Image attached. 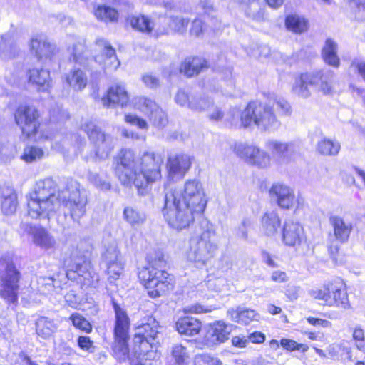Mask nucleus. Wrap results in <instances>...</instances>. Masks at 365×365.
Returning a JSON list of instances; mask_svg holds the SVG:
<instances>
[{"mask_svg":"<svg viewBox=\"0 0 365 365\" xmlns=\"http://www.w3.org/2000/svg\"><path fill=\"white\" fill-rule=\"evenodd\" d=\"M207 202L202 182L189 180L182 189L166 192L162 212L170 227L182 230L193 221L195 214L203 212Z\"/></svg>","mask_w":365,"mask_h":365,"instance_id":"1","label":"nucleus"},{"mask_svg":"<svg viewBox=\"0 0 365 365\" xmlns=\"http://www.w3.org/2000/svg\"><path fill=\"white\" fill-rule=\"evenodd\" d=\"M163 160L153 152H145L137 158L133 150L123 149L118 155L115 174L122 184L127 187L133 185L138 193L144 195L148 187L161 178V165Z\"/></svg>","mask_w":365,"mask_h":365,"instance_id":"2","label":"nucleus"},{"mask_svg":"<svg viewBox=\"0 0 365 365\" xmlns=\"http://www.w3.org/2000/svg\"><path fill=\"white\" fill-rule=\"evenodd\" d=\"M64 192L57 190L51 178L38 181L34 191L26 196L28 215L35 220H49L60 208Z\"/></svg>","mask_w":365,"mask_h":365,"instance_id":"3","label":"nucleus"},{"mask_svg":"<svg viewBox=\"0 0 365 365\" xmlns=\"http://www.w3.org/2000/svg\"><path fill=\"white\" fill-rule=\"evenodd\" d=\"M148 267L139 271L138 278L148 289V295L152 298H157L173 289V280L168 272L163 270L166 262L162 252L156 251L148 255Z\"/></svg>","mask_w":365,"mask_h":365,"instance_id":"4","label":"nucleus"},{"mask_svg":"<svg viewBox=\"0 0 365 365\" xmlns=\"http://www.w3.org/2000/svg\"><path fill=\"white\" fill-rule=\"evenodd\" d=\"M311 299L319 304L338 309H349L348 286L341 277H336L324 281L309 292Z\"/></svg>","mask_w":365,"mask_h":365,"instance_id":"5","label":"nucleus"},{"mask_svg":"<svg viewBox=\"0 0 365 365\" xmlns=\"http://www.w3.org/2000/svg\"><path fill=\"white\" fill-rule=\"evenodd\" d=\"M199 234L190 240V249L187 258L197 267H202L215 256L217 250L215 242V231L213 225L207 221H203Z\"/></svg>","mask_w":365,"mask_h":365,"instance_id":"6","label":"nucleus"},{"mask_svg":"<svg viewBox=\"0 0 365 365\" xmlns=\"http://www.w3.org/2000/svg\"><path fill=\"white\" fill-rule=\"evenodd\" d=\"M108 294L111 296L109 289ZM111 297V303L115 312L114 342L112 350L114 357L120 363L129 360L128 347L130 319L125 309L121 308L115 299Z\"/></svg>","mask_w":365,"mask_h":365,"instance_id":"7","label":"nucleus"},{"mask_svg":"<svg viewBox=\"0 0 365 365\" xmlns=\"http://www.w3.org/2000/svg\"><path fill=\"white\" fill-rule=\"evenodd\" d=\"M20 272L9 259H0V295L9 303H15L18 299Z\"/></svg>","mask_w":365,"mask_h":365,"instance_id":"8","label":"nucleus"},{"mask_svg":"<svg viewBox=\"0 0 365 365\" xmlns=\"http://www.w3.org/2000/svg\"><path fill=\"white\" fill-rule=\"evenodd\" d=\"M317 86L319 91L323 95H331L334 92L332 83L323 70L299 73L295 80L293 89L297 91L302 95L309 96V87Z\"/></svg>","mask_w":365,"mask_h":365,"instance_id":"9","label":"nucleus"},{"mask_svg":"<svg viewBox=\"0 0 365 365\" xmlns=\"http://www.w3.org/2000/svg\"><path fill=\"white\" fill-rule=\"evenodd\" d=\"M88 253L89 250L86 249L79 257L72 254L71 262L66 272V277L70 280L78 281L84 285L95 287L98 277L91 270Z\"/></svg>","mask_w":365,"mask_h":365,"instance_id":"10","label":"nucleus"},{"mask_svg":"<svg viewBox=\"0 0 365 365\" xmlns=\"http://www.w3.org/2000/svg\"><path fill=\"white\" fill-rule=\"evenodd\" d=\"M87 197L81 192L78 185L72 187V190L68 188L63 193L61 205L63 207L65 216H69L71 219L80 224L81 219L86 215Z\"/></svg>","mask_w":365,"mask_h":365,"instance_id":"11","label":"nucleus"},{"mask_svg":"<svg viewBox=\"0 0 365 365\" xmlns=\"http://www.w3.org/2000/svg\"><path fill=\"white\" fill-rule=\"evenodd\" d=\"M81 129L95 145V158L101 160L107 158L114 148L115 139L101 132V128L92 120L86 121L82 124Z\"/></svg>","mask_w":365,"mask_h":365,"instance_id":"12","label":"nucleus"},{"mask_svg":"<svg viewBox=\"0 0 365 365\" xmlns=\"http://www.w3.org/2000/svg\"><path fill=\"white\" fill-rule=\"evenodd\" d=\"M102 261L106 267L108 281L113 284L119 279L125 267V261L115 242L105 245Z\"/></svg>","mask_w":365,"mask_h":365,"instance_id":"13","label":"nucleus"},{"mask_svg":"<svg viewBox=\"0 0 365 365\" xmlns=\"http://www.w3.org/2000/svg\"><path fill=\"white\" fill-rule=\"evenodd\" d=\"M38 118V112L34 106H21L15 113L16 123L27 138L37 133L39 127Z\"/></svg>","mask_w":365,"mask_h":365,"instance_id":"14","label":"nucleus"},{"mask_svg":"<svg viewBox=\"0 0 365 365\" xmlns=\"http://www.w3.org/2000/svg\"><path fill=\"white\" fill-rule=\"evenodd\" d=\"M282 241L287 247H299L307 243V237L303 226L294 220H286L281 230Z\"/></svg>","mask_w":365,"mask_h":365,"instance_id":"15","label":"nucleus"},{"mask_svg":"<svg viewBox=\"0 0 365 365\" xmlns=\"http://www.w3.org/2000/svg\"><path fill=\"white\" fill-rule=\"evenodd\" d=\"M136 104L139 110L150 116L155 126L164 127L168 123L165 113L152 99L139 97Z\"/></svg>","mask_w":365,"mask_h":365,"instance_id":"16","label":"nucleus"},{"mask_svg":"<svg viewBox=\"0 0 365 365\" xmlns=\"http://www.w3.org/2000/svg\"><path fill=\"white\" fill-rule=\"evenodd\" d=\"M269 194L275 199L277 205L283 210L292 208L297 201L294 190L282 183L273 184Z\"/></svg>","mask_w":365,"mask_h":365,"instance_id":"17","label":"nucleus"},{"mask_svg":"<svg viewBox=\"0 0 365 365\" xmlns=\"http://www.w3.org/2000/svg\"><path fill=\"white\" fill-rule=\"evenodd\" d=\"M232 325L222 321L214 322L207 330L205 336V344L212 346L226 341L232 331Z\"/></svg>","mask_w":365,"mask_h":365,"instance_id":"18","label":"nucleus"},{"mask_svg":"<svg viewBox=\"0 0 365 365\" xmlns=\"http://www.w3.org/2000/svg\"><path fill=\"white\" fill-rule=\"evenodd\" d=\"M28 83L39 92H49L52 87L50 71L43 68L28 69L26 73Z\"/></svg>","mask_w":365,"mask_h":365,"instance_id":"19","label":"nucleus"},{"mask_svg":"<svg viewBox=\"0 0 365 365\" xmlns=\"http://www.w3.org/2000/svg\"><path fill=\"white\" fill-rule=\"evenodd\" d=\"M30 48L38 60L51 59L58 49L55 44L50 43L46 36L37 35L31 39Z\"/></svg>","mask_w":365,"mask_h":365,"instance_id":"20","label":"nucleus"},{"mask_svg":"<svg viewBox=\"0 0 365 365\" xmlns=\"http://www.w3.org/2000/svg\"><path fill=\"white\" fill-rule=\"evenodd\" d=\"M96 46L101 53L95 57V61L104 68L116 69L120 66V61L115 55V49L106 40H96Z\"/></svg>","mask_w":365,"mask_h":365,"instance_id":"21","label":"nucleus"},{"mask_svg":"<svg viewBox=\"0 0 365 365\" xmlns=\"http://www.w3.org/2000/svg\"><path fill=\"white\" fill-rule=\"evenodd\" d=\"M161 336L162 334L158 331L155 324H145L138 328L134 336V342L140 345L148 344L151 348H157L160 344Z\"/></svg>","mask_w":365,"mask_h":365,"instance_id":"22","label":"nucleus"},{"mask_svg":"<svg viewBox=\"0 0 365 365\" xmlns=\"http://www.w3.org/2000/svg\"><path fill=\"white\" fill-rule=\"evenodd\" d=\"M189 22L188 19L179 16L159 17V27L156 29V34L158 36L167 34L169 30L183 34L185 32Z\"/></svg>","mask_w":365,"mask_h":365,"instance_id":"23","label":"nucleus"},{"mask_svg":"<svg viewBox=\"0 0 365 365\" xmlns=\"http://www.w3.org/2000/svg\"><path fill=\"white\" fill-rule=\"evenodd\" d=\"M339 45L331 38H327L321 50V57L324 63L332 68H337L341 66V59L338 53Z\"/></svg>","mask_w":365,"mask_h":365,"instance_id":"24","label":"nucleus"},{"mask_svg":"<svg viewBox=\"0 0 365 365\" xmlns=\"http://www.w3.org/2000/svg\"><path fill=\"white\" fill-rule=\"evenodd\" d=\"M190 165V158L187 155L180 154L170 156L167 163L169 177L172 179L177 175L182 177L189 170Z\"/></svg>","mask_w":365,"mask_h":365,"instance_id":"25","label":"nucleus"},{"mask_svg":"<svg viewBox=\"0 0 365 365\" xmlns=\"http://www.w3.org/2000/svg\"><path fill=\"white\" fill-rule=\"evenodd\" d=\"M128 100L129 97L125 88L115 85L108 89L106 96L102 98L101 101L105 107L115 106L117 105L123 107L127 105Z\"/></svg>","mask_w":365,"mask_h":365,"instance_id":"26","label":"nucleus"},{"mask_svg":"<svg viewBox=\"0 0 365 365\" xmlns=\"http://www.w3.org/2000/svg\"><path fill=\"white\" fill-rule=\"evenodd\" d=\"M252 120L257 125L266 127L275 120V115L271 107L255 103L252 108Z\"/></svg>","mask_w":365,"mask_h":365,"instance_id":"27","label":"nucleus"},{"mask_svg":"<svg viewBox=\"0 0 365 365\" xmlns=\"http://www.w3.org/2000/svg\"><path fill=\"white\" fill-rule=\"evenodd\" d=\"M0 202L2 212L6 215L14 214L17 208V196L14 189L9 186L0 189Z\"/></svg>","mask_w":365,"mask_h":365,"instance_id":"28","label":"nucleus"},{"mask_svg":"<svg viewBox=\"0 0 365 365\" xmlns=\"http://www.w3.org/2000/svg\"><path fill=\"white\" fill-rule=\"evenodd\" d=\"M284 26L288 31L301 34L309 30V21L303 16L297 14H289L285 16Z\"/></svg>","mask_w":365,"mask_h":365,"instance_id":"29","label":"nucleus"},{"mask_svg":"<svg viewBox=\"0 0 365 365\" xmlns=\"http://www.w3.org/2000/svg\"><path fill=\"white\" fill-rule=\"evenodd\" d=\"M35 327L36 334L43 339H49L58 329V324L54 319L44 316L36 319Z\"/></svg>","mask_w":365,"mask_h":365,"instance_id":"30","label":"nucleus"},{"mask_svg":"<svg viewBox=\"0 0 365 365\" xmlns=\"http://www.w3.org/2000/svg\"><path fill=\"white\" fill-rule=\"evenodd\" d=\"M330 223L333 227L334 235L341 242H346L352 230V225L346 222L340 216H331Z\"/></svg>","mask_w":365,"mask_h":365,"instance_id":"31","label":"nucleus"},{"mask_svg":"<svg viewBox=\"0 0 365 365\" xmlns=\"http://www.w3.org/2000/svg\"><path fill=\"white\" fill-rule=\"evenodd\" d=\"M19 49L11 34L1 36L0 41V58L3 60H9L18 56Z\"/></svg>","mask_w":365,"mask_h":365,"instance_id":"32","label":"nucleus"},{"mask_svg":"<svg viewBox=\"0 0 365 365\" xmlns=\"http://www.w3.org/2000/svg\"><path fill=\"white\" fill-rule=\"evenodd\" d=\"M176 329L180 334L192 336L200 332L201 322L193 317H185L178 320Z\"/></svg>","mask_w":365,"mask_h":365,"instance_id":"33","label":"nucleus"},{"mask_svg":"<svg viewBox=\"0 0 365 365\" xmlns=\"http://www.w3.org/2000/svg\"><path fill=\"white\" fill-rule=\"evenodd\" d=\"M34 243L41 248L48 250L56 245V240L51 233L41 226L36 227L31 236Z\"/></svg>","mask_w":365,"mask_h":365,"instance_id":"34","label":"nucleus"},{"mask_svg":"<svg viewBox=\"0 0 365 365\" xmlns=\"http://www.w3.org/2000/svg\"><path fill=\"white\" fill-rule=\"evenodd\" d=\"M70 56L69 61L86 67L89 63V59L86 54V48L83 41L75 42L68 49Z\"/></svg>","mask_w":365,"mask_h":365,"instance_id":"35","label":"nucleus"},{"mask_svg":"<svg viewBox=\"0 0 365 365\" xmlns=\"http://www.w3.org/2000/svg\"><path fill=\"white\" fill-rule=\"evenodd\" d=\"M207 67L205 59L200 57L187 58L180 66V72L188 77L197 75L203 68Z\"/></svg>","mask_w":365,"mask_h":365,"instance_id":"36","label":"nucleus"},{"mask_svg":"<svg viewBox=\"0 0 365 365\" xmlns=\"http://www.w3.org/2000/svg\"><path fill=\"white\" fill-rule=\"evenodd\" d=\"M127 20L133 29L145 34H150L153 29L159 27L158 21L153 23L144 15L130 16Z\"/></svg>","mask_w":365,"mask_h":365,"instance_id":"37","label":"nucleus"},{"mask_svg":"<svg viewBox=\"0 0 365 365\" xmlns=\"http://www.w3.org/2000/svg\"><path fill=\"white\" fill-rule=\"evenodd\" d=\"M341 150V144L336 140L329 138H322L316 145V150L322 156H336Z\"/></svg>","mask_w":365,"mask_h":365,"instance_id":"38","label":"nucleus"},{"mask_svg":"<svg viewBox=\"0 0 365 365\" xmlns=\"http://www.w3.org/2000/svg\"><path fill=\"white\" fill-rule=\"evenodd\" d=\"M66 82L75 91H82L88 83L86 74L81 68L74 67L66 75Z\"/></svg>","mask_w":365,"mask_h":365,"instance_id":"39","label":"nucleus"},{"mask_svg":"<svg viewBox=\"0 0 365 365\" xmlns=\"http://www.w3.org/2000/svg\"><path fill=\"white\" fill-rule=\"evenodd\" d=\"M19 147L12 138L0 139V159L4 162H10L18 153Z\"/></svg>","mask_w":365,"mask_h":365,"instance_id":"40","label":"nucleus"},{"mask_svg":"<svg viewBox=\"0 0 365 365\" xmlns=\"http://www.w3.org/2000/svg\"><path fill=\"white\" fill-rule=\"evenodd\" d=\"M251 103H248L243 110L234 108L232 110L231 123L236 126L247 128L251 123Z\"/></svg>","mask_w":365,"mask_h":365,"instance_id":"41","label":"nucleus"},{"mask_svg":"<svg viewBox=\"0 0 365 365\" xmlns=\"http://www.w3.org/2000/svg\"><path fill=\"white\" fill-rule=\"evenodd\" d=\"M262 223L267 232L275 233L280 227L281 220L275 212H267L264 214Z\"/></svg>","mask_w":365,"mask_h":365,"instance_id":"42","label":"nucleus"},{"mask_svg":"<svg viewBox=\"0 0 365 365\" xmlns=\"http://www.w3.org/2000/svg\"><path fill=\"white\" fill-rule=\"evenodd\" d=\"M44 155L42 148L36 145H27L24 148L21 159L27 163L41 160Z\"/></svg>","mask_w":365,"mask_h":365,"instance_id":"43","label":"nucleus"},{"mask_svg":"<svg viewBox=\"0 0 365 365\" xmlns=\"http://www.w3.org/2000/svg\"><path fill=\"white\" fill-rule=\"evenodd\" d=\"M212 104V101L205 96H192L189 108L194 111L202 112L207 110Z\"/></svg>","mask_w":365,"mask_h":365,"instance_id":"44","label":"nucleus"},{"mask_svg":"<svg viewBox=\"0 0 365 365\" xmlns=\"http://www.w3.org/2000/svg\"><path fill=\"white\" fill-rule=\"evenodd\" d=\"M228 317L234 322L241 324L248 325L251 322L250 310L239 307L237 309H230L227 310Z\"/></svg>","mask_w":365,"mask_h":365,"instance_id":"45","label":"nucleus"},{"mask_svg":"<svg viewBox=\"0 0 365 365\" xmlns=\"http://www.w3.org/2000/svg\"><path fill=\"white\" fill-rule=\"evenodd\" d=\"M269 146L273 155L282 160H289L290 145L289 143L272 141L269 143Z\"/></svg>","mask_w":365,"mask_h":365,"instance_id":"46","label":"nucleus"},{"mask_svg":"<svg viewBox=\"0 0 365 365\" xmlns=\"http://www.w3.org/2000/svg\"><path fill=\"white\" fill-rule=\"evenodd\" d=\"M280 346L283 348L284 350L288 352L299 351L304 354L308 351L309 349L307 344L298 343L295 340L288 338L281 339Z\"/></svg>","mask_w":365,"mask_h":365,"instance_id":"47","label":"nucleus"},{"mask_svg":"<svg viewBox=\"0 0 365 365\" xmlns=\"http://www.w3.org/2000/svg\"><path fill=\"white\" fill-rule=\"evenodd\" d=\"M124 219L130 225H140L145 220V215L133 207H127L123 211Z\"/></svg>","mask_w":365,"mask_h":365,"instance_id":"48","label":"nucleus"},{"mask_svg":"<svg viewBox=\"0 0 365 365\" xmlns=\"http://www.w3.org/2000/svg\"><path fill=\"white\" fill-rule=\"evenodd\" d=\"M95 16L96 18L107 21H115L118 18V11L110 6H99L95 10Z\"/></svg>","mask_w":365,"mask_h":365,"instance_id":"49","label":"nucleus"},{"mask_svg":"<svg viewBox=\"0 0 365 365\" xmlns=\"http://www.w3.org/2000/svg\"><path fill=\"white\" fill-rule=\"evenodd\" d=\"M88 179L96 187L103 191H108L111 185L107 177L100 175L98 173L88 172Z\"/></svg>","mask_w":365,"mask_h":365,"instance_id":"50","label":"nucleus"},{"mask_svg":"<svg viewBox=\"0 0 365 365\" xmlns=\"http://www.w3.org/2000/svg\"><path fill=\"white\" fill-rule=\"evenodd\" d=\"M270 156L264 151L257 148L252 147V164L260 168H264L269 165Z\"/></svg>","mask_w":365,"mask_h":365,"instance_id":"51","label":"nucleus"},{"mask_svg":"<svg viewBox=\"0 0 365 365\" xmlns=\"http://www.w3.org/2000/svg\"><path fill=\"white\" fill-rule=\"evenodd\" d=\"M69 319L72 322L73 325L77 329H79L80 330L85 331L86 333L91 332V324L85 317H83L79 313L72 314Z\"/></svg>","mask_w":365,"mask_h":365,"instance_id":"52","label":"nucleus"},{"mask_svg":"<svg viewBox=\"0 0 365 365\" xmlns=\"http://www.w3.org/2000/svg\"><path fill=\"white\" fill-rule=\"evenodd\" d=\"M171 355L177 365H183L189 357L186 348L182 345L174 346Z\"/></svg>","mask_w":365,"mask_h":365,"instance_id":"53","label":"nucleus"},{"mask_svg":"<svg viewBox=\"0 0 365 365\" xmlns=\"http://www.w3.org/2000/svg\"><path fill=\"white\" fill-rule=\"evenodd\" d=\"M353 341L358 350L365 352V331L361 327H355L352 334Z\"/></svg>","mask_w":365,"mask_h":365,"instance_id":"54","label":"nucleus"},{"mask_svg":"<svg viewBox=\"0 0 365 365\" xmlns=\"http://www.w3.org/2000/svg\"><path fill=\"white\" fill-rule=\"evenodd\" d=\"M235 150L240 158L248 163L251 162V149L248 145L242 143H237L235 147Z\"/></svg>","mask_w":365,"mask_h":365,"instance_id":"55","label":"nucleus"},{"mask_svg":"<svg viewBox=\"0 0 365 365\" xmlns=\"http://www.w3.org/2000/svg\"><path fill=\"white\" fill-rule=\"evenodd\" d=\"M195 365H222V362L217 358L203 354L195 357Z\"/></svg>","mask_w":365,"mask_h":365,"instance_id":"56","label":"nucleus"},{"mask_svg":"<svg viewBox=\"0 0 365 365\" xmlns=\"http://www.w3.org/2000/svg\"><path fill=\"white\" fill-rule=\"evenodd\" d=\"M125 120L128 123L137 125L140 129L147 130L148 128L147 122L144 119L138 117L136 115H125Z\"/></svg>","mask_w":365,"mask_h":365,"instance_id":"57","label":"nucleus"},{"mask_svg":"<svg viewBox=\"0 0 365 365\" xmlns=\"http://www.w3.org/2000/svg\"><path fill=\"white\" fill-rule=\"evenodd\" d=\"M78 346L83 351L88 352L94 351V346L93 341L91 340L89 336H80L77 340Z\"/></svg>","mask_w":365,"mask_h":365,"instance_id":"58","label":"nucleus"},{"mask_svg":"<svg viewBox=\"0 0 365 365\" xmlns=\"http://www.w3.org/2000/svg\"><path fill=\"white\" fill-rule=\"evenodd\" d=\"M11 322L6 318H0V335L8 339L11 335Z\"/></svg>","mask_w":365,"mask_h":365,"instance_id":"59","label":"nucleus"},{"mask_svg":"<svg viewBox=\"0 0 365 365\" xmlns=\"http://www.w3.org/2000/svg\"><path fill=\"white\" fill-rule=\"evenodd\" d=\"M307 321L313 327H320L322 328H331L332 327L331 322L325 319L309 317L307 318Z\"/></svg>","mask_w":365,"mask_h":365,"instance_id":"60","label":"nucleus"},{"mask_svg":"<svg viewBox=\"0 0 365 365\" xmlns=\"http://www.w3.org/2000/svg\"><path fill=\"white\" fill-rule=\"evenodd\" d=\"M185 0H170L165 2L164 6L168 10H178L181 11L185 10Z\"/></svg>","mask_w":365,"mask_h":365,"instance_id":"61","label":"nucleus"},{"mask_svg":"<svg viewBox=\"0 0 365 365\" xmlns=\"http://www.w3.org/2000/svg\"><path fill=\"white\" fill-rule=\"evenodd\" d=\"M175 100L180 106L189 108L191 96L190 97L183 90H179L175 95Z\"/></svg>","mask_w":365,"mask_h":365,"instance_id":"62","label":"nucleus"},{"mask_svg":"<svg viewBox=\"0 0 365 365\" xmlns=\"http://www.w3.org/2000/svg\"><path fill=\"white\" fill-rule=\"evenodd\" d=\"M22 76L23 74L20 73L19 72L14 73H11L5 77V80L6 83L9 85L11 87L18 86L20 85L21 82Z\"/></svg>","mask_w":365,"mask_h":365,"instance_id":"63","label":"nucleus"},{"mask_svg":"<svg viewBox=\"0 0 365 365\" xmlns=\"http://www.w3.org/2000/svg\"><path fill=\"white\" fill-rule=\"evenodd\" d=\"M351 67L359 75L365 82V62L354 60L351 63Z\"/></svg>","mask_w":365,"mask_h":365,"instance_id":"64","label":"nucleus"}]
</instances>
